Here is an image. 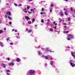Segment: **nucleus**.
I'll list each match as a JSON object with an SVG mask.
<instances>
[{
  "instance_id": "2eb2a0df",
  "label": "nucleus",
  "mask_w": 75,
  "mask_h": 75,
  "mask_svg": "<svg viewBox=\"0 0 75 75\" xmlns=\"http://www.w3.org/2000/svg\"><path fill=\"white\" fill-rule=\"evenodd\" d=\"M64 14L66 15V16H68V13L66 11H65L64 12Z\"/></svg>"
},
{
  "instance_id": "4468645a",
  "label": "nucleus",
  "mask_w": 75,
  "mask_h": 75,
  "mask_svg": "<svg viewBox=\"0 0 75 75\" xmlns=\"http://www.w3.org/2000/svg\"><path fill=\"white\" fill-rule=\"evenodd\" d=\"M71 36H72V35L71 34H69V35H68V37H69L70 38H71Z\"/></svg>"
},
{
  "instance_id": "a19ab883",
  "label": "nucleus",
  "mask_w": 75,
  "mask_h": 75,
  "mask_svg": "<svg viewBox=\"0 0 75 75\" xmlns=\"http://www.w3.org/2000/svg\"><path fill=\"white\" fill-rule=\"evenodd\" d=\"M70 39H71V38H68L67 39V40H70Z\"/></svg>"
},
{
  "instance_id": "bf43d9fd",
  "label": "nucleus",
  "mask_w": 75,
  "mask_h": 75,
  "mask_svg": "<svg viewBox=\"0 0 75 75\" xmlns=\"http://www.w3.org/2000/svg\"><path fill=\"white\" fill-rule=\"evenodd\" d=\"M64 1H68V0H63Z\"/></svg>"
},
{
  "instance_id": "b1692460",
  "label": "nucleus",
  "mask_w": 75,
  "mask_h": 75,
  "mask_svg": "<svg viewBox=\"0 0 75 75\" xmlns=\"http://www.w3.org/2000/svg\"><path fill=\"white\" fill-rule=\"evenodd\" d=\"M50 64L51 65H52L53 64V62L52 61L50 63Z\"/></svg>"
},
{
  "instance_id": "680f3d73",
  "label": "nucleus",
  "mask_w": 75,
  "mask_h": 75,
  "mask_svg": "<svg viewBox=\"0 0 75 75\" xmlns=\"http://www.w3.org/2000/svg\"><path fill=\"white\" fill-rule=\"evenodd\" d=\"M47 25H49V23H47Z\"/></svg>"
},
{
  "instance_id": "f3484780",
  "label": "nucleus",
  "mask_w": 75,
  "mask_h": 75,
  "mask_svg": "<svg viewBox=\"0 0 75 75\" xmlns=\"http://www.w3.org/2000/svg\"><path fill=\"white\" fill-rule=\"evenodd\" d=\"M59 23H61V21H62V20L61 19V18H59Z\"/></svg>"
},
{
  "instance_id": "7ed1b4c3",
  "label": "nucleus",
  "mask_w": 75,
  "mask_h": 75,
  "mask_svg": "<svg viewBox=\"0 0 75 75\" xmlns=\"http://www.w3.org/2000/svg\"><path fill=\"white\" fill-rule=\"evenodd\" d=\"M7 14H8V16H11V12L8 11V12H6Z\"/></svg>"
},
{
  "instance_id": "473e14b6",
  "label": "nucleus",
  "mask_w": 75,
  "mask_h": 75,
  "mask_svg": "<svg viewBox=\"0 0 75 75\" xmlns=\"http://www.w3.org/2000/svg\"><path fill=\"white\" fill-rule=\"evenodd\" d=\"M28 13H29V14H32V12H31V11L28 12Z\"/></svg>"
},
{
  "instance_id": "ddd939ff",
  "label": "nucleus",
  "mask_w": 75,
  "mask_h": 75,
  "mask_svg": "<svg viewBox=\"0 0 75 75\" xmlns=\"http://www.w3.org/2000/svg\"><path fill=\"white\" fill-rule=\"evenodd\" d=\"M3 33V30H0V34H2Z\"/></svg>"
},
{
  "instance_id": "f03ea898",
  "label": "nucleus",
  "mask_w": 75,
  "mask_h": 75,
  "mask_svg": "<svg viewBox=\"0 0 75 75\" xmlns=\"http://www.w3.org/2000/svg\"><path fill=\"white\" fill-rule=\"evenodd\" d=\"M70 65H71V67H74L75 66V64H72V62H70Z\"/></svg>"
},
{
  "instance_id": "c756f323",
  "label": "nucleus",
  "mask_w": 75,
  "mask_h": 75,
  "mask_svg": "<svg viewBox=\"0 0 75 75\" xmlns=\"http://www.w3.org/2000/svg\"><path fill=\"white\" fill-rule=\"evenodd\" d=\"M51 6L52 7H54V4H51Z\"/></svg>"
},
{
  "instance_id": "c85d7f7f",
  "label": "nucleus",
  "mask_w": 75,
  "mask_h": 75,
  "mask_svg": "<svg viewBox=\"0 0 75 75\" xmlns=\"http://www.w3.org/2000/svg\"><path fill=\"white\" fill-rule=\"evenodd\" d=\"M38 52L40 55H41V52H40V51H38Z\"/></svg>"
},
{
  "instance_id": "3c124183",
  "label": "nucleus",
  "mask_w": 75,
  "mask_h": 75,
  "mask_svg": "<svg viewBox=\"0 0 75 75\" xmlns=\"http://www.w3.org/2000/svg\"><path fill=\"white\" fill-rule=\"evenodd\" d=\"M28 28H26V31H28Z\"/></svg>"
},
{
  "instance_id": "aec40b11",
  "label": "nucleus",
  "mask_w": 75,
  "mask_h": 75,
  "mask_svg": "<svg viewBox=\"0 0 75 75\" xmlns=\"http://www.w3.org/2000/svg\"><path fill=\"white\" fill-rule=\"evenodd\" d=\"M28 24H31V21H28Z\"/></svg>"
},
{
  "instance_id": "4c0bfd02",
  "label": "nucleus",
  "mask_w": 75,
  "mask_h": 75,
  "mask_svg": "<svg viewBox=\"0 0 75 75\" xmlns=\"http://www.w3.org/2000/svg\"><path fill=\"white\" fill-rule=\"evenodd\" d=\"M65 33H69V31H66Z\"/></svg>"
},
{
  "instance_id": "412c9836",
  "label": "nucleus",
  "mask_w": 75,
  "mask_h": 75,
  "mask_svg": "<svg viewBox=\"0 0 75 75\" xmlns=\"http://www.w3.org/2000/svg\"><path fill=\"white\" fill-rule=\"evenodd\" d=\"M50 31H53V29L52 28H50Z\"/></svg>"
},
{
  "instance_id": "cd10ccee",
  "label": "nucleus",
  "mask_w": 75,
  "mask_h": 75,
  "mask_svg": "<svg viewBox=\"0 0 75 75\" xmlns=\"http://www.w3.org/2000/svg\"><path fill=\"white\" fill-rule=\"evenodd\" d=\"M41 22L42 23H44V19H42L41 20Z\"/></svg>"
},
{
  "instance_id": "13d9d810",
  "label": "nucleus",
  "mask_w": 75,
  "mask_h": 75,
  "mask_svg": "<svg viewBox=\"0 0 75 75\" xmlns=\"http://www.w3.org/2000/svg\"><path fill=\"white\" fill-rule=\"evenodd\" d=\"M15 30L14 29H13L12 30V31H14Z\"/></svg>"
},
{
  "instance_id": "f257e3e1",
  "label": "nucleus",
  "mask_w": 75,
  "mask_h": 75,
  "mask_svg": "<svg viewBox=\"0 0 75 75\" xmlns=\"http://www.w3.org/2000/svg\"><path fill=\"white\" fill-rule=\"evenodd\" d=\"M71 54L72 57H73L75 59V54H74V53L73 51L71 52Z\"/></svg>"
},
{
  "instance_id": "49530a36",
  "label": "nucleus",
  "mask_w": 75,
  "mask_h": 75,
  "mask_svg": "<svg viewBox=\"0 0 75 75\" xmlns=\"http://www.w3.org/2000/svg\"><path fill=\"white\" fill-rule=\"evenodd\" d=\"M42 57H43V58H44V57H45V56H44V55H42Z\"/></svg>"
},
{
  "instance_id": "423d86ee",
  "label": "nucleus",
  "mask_w": 75,
  "mask_h": 75,
  "mask_svg": "<svg viewBox=\"0 0 75 75\" xmlns=\"http://www.w3.org/2000/svg\"><path fill=\"white\" fill-rule=\"evenodd\" d=\"M16 61L18 62H20V59L19 58H18L16 59Z\"/></svg>"
},
{
  "instance_id": "ea45409f",
  "label": "nucleus",
  "mask_w": 75,
  "mask_h": 75,
  "mask_svg": "<svg viewBox=\"0 0 75 75\" xmlns=\"http://www.w3.org/2000/svg\"><path fill=\"white\" fill-rule=\"evenodd\" d=\"M52 8L50 9V13H51V12H52Z\"/></svg>"
},
{
  "instance_id": "c03bdc74",
  "label": "nucleus",
  "mask_w": 75,
  "mask_h": 75,
  "mask_svg": "<svg viewBox=\"0 0 75 75\" xmlns=\"http://www.w3.org/2000/svg\"><path fill=\"white\" fill-rule=\"evenodd\" d=\"M19 5L20 6H22V5L21 4H19Z\"/></svg>"
},
{
  "instance_id": "6e6552de",
  "label": "nucleus",
  "mask_w": 75,
  "mask_h": 75,
  "mask_svg": "<svg viewBox=\"0 0 75 75\" xmlns=\"http://www.w3.org/2000/svg\"><path fill=\"white\" fill-rule=\"evenodd\" d=\"M2 65L3 67L4 68H6V64L3 63L2 64Z\"/></svg>"
},
{
  "instance_id": "4be33fe9",
  "label": "nucleus",
  "mask_w": 75,
  "mask_h": 75,
  "mask_svg": "<svg viewBox=\"0 0 75 75\" xmlns=\"http://www.w3.org/2000/svg\"><path fill=\"white\" fill-rule=\"evenodd\" d=\"M8 18L10 20H11L12 19H11V17H10L9 16H8Z\"/></svg>"
},
{
  "instance_id": "4d7b16f0",
  "label": "nucleus",
  "mask_w": 75,
  "mask_h": 75,
  "mask_svg": "<svg viewBox=\"0 0 75 75\" xmlns=\"http://www.w3.org/2000/svg\"><path fill=\"white\" fill-rule=\"evenodd\" d=\"M49 51L50 52H52V51L51 50H49Z\"/></svg>"
},
{
  "instance_id": "6e6d98bb",
  "label": "nucleus",
  "mask_w": 75,
  "mask_h": 75,
  "mask_svg": "<svg viewBox=\"0 0 75 75\" xmlns=\"http://www.w3.org/2000/svg\"><path fill=\"white\" fill-rule=\"evenodd\" d=\"M64 28H67V26H64Z\"/></svg>"
},
{
  "instance_id": "8fccbe9b",
  "label": "nucleus",
  "mask_w": 75,
  "mask_h": 75,
  "mask_svg": "<svg viewBox=\"0 0 75 75\" xmlns=\"http://www.w3.org/2000/svg\"><path fill=\"white\" fill-rule=\"evenodd\" d=\"M15 32L16 33H17V30H15Z\"/></svg>"
},
{
  "instance_id": "7c9ffc66",
  "label": "nucleus",
  "mask_w": 75,
  "mask_h": 75,
  "mask_svg": "<svg viewBox=\"0 0 75 75\" xmlns=\"http://www.w3.org/2000/svg\"><path fill=\"white\" fill-rule=\"evenodd\" d=\"M44 10V8H42V11H43Z\"/></svg>"
},
{
  "instance_id": "f704fd0d",
  "label": "nucleus",
  "mask_w": 75,
  "mask_h": 75,
  "mask_svg": "<svg viewBox=\"0 0 75 75\" xmlns=\"http://www.w3.org/2000/svg\"><path fill=\"white\" fill-rule=\"evenodd\" d=\"M44 14V13H43V12H41V13H40V14Z\"/></svg>"
},
{
  "instance_id": "bb28decb",
  "label": "nucleus",
  "mask_w": 75,
  "mask_h": 75,
  "mask_svg": "<svg viewBox=\"0 0 75 75\" xmlns=\"http://www.w3.org/2000/svg\"><path fill=\"white\" fill-rule=\"evenodd\" d=\"M61 16H64V14H63L62 12L61 13Z\"/></svg>"
},
{
  "instance_id": "5701e85b",
  "label": "nucleus",
  "mask_w": 75,
  "mask_h": 75,
  "mask_svg": "<svg viewBox=\"0 0 75 75\" xmlns=\"http://www.w3.org/2000/svg\"><path fill=\"white\" fill-rule=\"evenodd\" d=\"M70 20H71V18H70V17H69V18L68 19V21H70Z\"/></svg>"
},
{
  "instance_id": "052dcab7",
  "label": "nucleus",
  "mask_w": 75,
  "mask_h": 75,
  "mask_svg": "<svg viewBox=\"0 0 75 75\" xmlns=\"http://www.w3.org/2000/svg\"><path fill=\"white\" fill-rule=\"evenodd\" d=\"M31 11H33V9H31Z\"/></svg>"
},
{
  "instance_id": "37998d69",
  "label": "nucleus",
  "mask_w": 75,
  "mask_h": 75,
  "mask_svg": "<svg viewBox=\"0 0 75 75\" xmlns=\"http://www.w3.org/2000/svg\"><path fill=\"white\" fill-rule=\"evenodd\" d=\"M5 18H7V15H5Z\"/></svg>"
},
{
  "instance_id": "5fc2aeb1",
  "label": "nucleus",
  "mask_w": 75,
  "mask_h": 75,
  "mask_svg": "<svg viewBox=\"0 0 75 75\" xmlns=\"http://www.w3.org/2000/svg\"><path fill=\"white\" fill-rule=\"evenodd\" d=\"M63 10L64 11H65V10H66V9H65V8H64L63 9Z\"/></svg>"
},
{
  "instance_id": "0eeeda50",
  "label": "nucleus",
  "mask_w": 75,
  "mask_h": 75,
  "mask_svg": "<svg viewBox=\"0 0 75 75\" xmlns=\"http://www.w3.org/2000/svg\"><path fill=\"white\" fill-rule=\"evenodd\" d=\"M25 18L27 20H30V18H29V17L27 16H26L25 17Z\"/></svg>"
},
{
  "instance_id": "09e8293b",
  "label": "nucleus",
  "mask_w": 75,
  "mask_h": 75,
  "mask_svg": "<svg viewBox=\"0 0 75 75\" xmlns=\"http://www.w3.org/2000/svg\"><path fill=\"white\" fill-rule=\"evenodd\" d=\"M10 40V39H9V38H8L6 39V40L8 41V40Z\"/></svg>"
},
{
  "instance_id": "a18cd8bd",
  "label": "nucleus",
  "mask_w": 75,
  "mask_h": 75,
  "mask_svg": "<svg viewBox=\"0 0 75 75\" xmlns=\"http://www.w3.org/2000/svg\"><path fill=\"white\" fill-rule=\"evenodd\" d=\"M52 59H53L52 58V57H50V60H52Z\"/></svg>"
},
{
  "instance_id": "e2e57ef3",
  "label": "nucleus",
  "mask_w": 75,
  "mask_h": 75,
  "mask_svg": "<svg viewBox=\"0 0 75 75\" xmlns=\"http://www.w3.org/2000/svg\"><path fill=\"white\" fill-rule=\"evenodd\" d=\"M54 28H55V29H56V28H57V27H56V26H55V27H54Z\"/></svg>"
},
{
  "instance_id": "9b49d317",
  "label": "nucleus",
  "mask_w": 75,
  "mask_h": 75,
  "mask_svg": "<svg viewBox=\"0 0 75 75\" xmlns=\"http://www.w3.org/2000/svg\"><path fill=\"white\" fill-rule=\"evenodd\" d=\"M45 58L46 59H48V56H45Z\"/></svg>"
},
{
  "instance_id": "a211bd4d",
  "label": "nucleus",
  "mask_w": 75,
  "mask_h": 75,
  "mask_svg": "<svg viewBox=\"0 0 75 75\" xmlns=\"http://www.w3.org/2000/svg\"><path fill=\"white\" fill-rule=\"evenodd\" d=\"M48 51H49V49H48V48H47L46 49V51H45V52H47Z\"/></svg>"
},
{
  "instance_id": "2f4dec72",
  "label": "nucleus",
  "mask_w": 75,
  "mask_h": 75,
  "mask_svg": "<svg viewBox=\"0 0 75 75\" xmlns=\"http://www.w3.org/2000/svg\"><path fill=\"white\" fill-rule=\"evenodd\" d=\"M14 4L15 6H17V4L16 3H14Z\"/></svg>"
},
{
  "instance_id": "9d476101",
  "label": "nucleus",
  "mask_w": 75,
  "mask_h": 75,
  "mask_svg": "<svg viewBox=\"0 0 75 75\" xmlns=\"http://www.w3.org/2000/svg\"><path fill=\"white\" fill-rule=\"evenodd\" d=\"M0 46L1 47H3V43L2 42H1Z\"/></svg>"
},
{
  "instance_id": "0e129e2a",
  "label": "nucleus",
  "mask_w": 75,
  "mask_h": 75,
  "mask_svg": "<svg viewBox=\"0 0 75 75\" xmlns=\"http://www.w3.org/2000/svg\"><path fill=\"white\" fill-rule=\"evenodd\" d=\"M63 24L64 25H66V23H64Z\"/></svg>"
},
{
  "instance_id": "20e7f679",
  "label": "nucleus",
  "mask_w": 75,
  "mask_h": 75,
  "mask_svg": "<svg viewBox=\"0 0 75 75\" xmlns=\"http://www.w3.org/2000/svg\"><path fill=\"white\" fill-rule=\"evenodd\" d=\"M11 65L13 66V65H14V63H9V66H11Z\"/></svg>"
},
{
  "instance_id": "338daca9",
  "label": "nucleus",
  "mask_w": 75,
  "mask_h": 75,
  "mask_svg": "<svg viewBox=\"0 0 75 75\" xmlns=\"http://www.w3.org/2000/svg\"><path fill=\"white\" fill-rule=\"evenodd\" d=\"M55 25H56V26H57V24L55 23Z\"/></svg>"
},
{
  "instance_id": "864d4df0",
  "label": "nucleus",
  "mask_w": 75,
  "mask_h": 75,
  "mask_svg": "<svg viewBox=\"0 0 75 75\" xmlns=\"http://www.w3.org/2000/svg\"><path fill=\"white\" fill-rule=\"evenodd\" d=\"M4 30H6V28H4Z\"/></svg>"
},
{
  "instance_id": "72a5a7b5",
  "label": "nucleus",
  "mask_w": 75,
  "mask_h": 75,
  "mask_svg": "<svg viewBox=\"0 0 75 75\" xmlns=\"http://www.w3.org/2000/svg\"><path fill=\"white\" fill-rule=\"evenodd\" d=\"M7 60H8V61H10V60L9 58H7Z\"/></svg>"
},
{
  "instance_id": "6ab92c4d",
  "label": "nucleus",
  "mask_w": 75,
  "mask_h": 75,
  "mask_svg": "<svg viewBox=\"0 0 75 75\" xmlns=\"http://www.w3.org/2000/svg\"><path fill=\"white\" fill-rule=\"evenodd\" d=\"M35 18L33 19H32V22H33V23H34V21H35Z\"/></svg>"
},
{
  "instance_id": "dca6fc26",
  "label": "nucleus",
  "mask_w": 75,
  "mask_h": 75,
  "mask_svg": "<svg viewBox=\"0 0 75 75\" xmlns=\"http://www.w3.org/2000/svg\"><path fill=\"white\" fill-rule=\"evenodd\" d=\"M32 30H31L30 29V30H29L28 31V33H30V32H32Z\"/></svg>"
},
{
  "instance_id": "393cba45",
  "label": "nucleus",
  "mask_w": 75,
  "mask_h": 75,
  "mask_svg": "<svg viewBox=\"0 0 75 75\" xmlns=\"http://www.w3.org/2000/svg\"><path fill=\"white\" fill-rule=\"evenodd\" d=\"M6 71L7 72H10V70H6Z\"/></svg>"
},
{
  "instance_id": "79ce46f5",
  "label": "nucleus",
  "mask_w": 75,
  "mask_h": 75,
  "mask_svg": "<svg viewBox=\"0 0 75 75\" xmlns=\"http://www.w3.org/2000/svg\"><path fill=\"white\" fill-rule=\"evenodd\" d=\"M10 44H11V45H13V43L11 42Z\"/></svg>"
},
{
  "instance_id": "1a4fd4ad",
  "label": "nucleus",
  "mask_w": 75,
  "mask_h": 75,
  "mask_svg": "<svg viewBox=\"0 0 75 75\" xmlns=\"http://www.w3.org/2000/svg\"><path fill=\"white\" fill-rule=\"evenodd\" d=\"M75 9H73V8H71L70 9V11L72 12H73L74 11H75Z\"/></svg>"
},
{
  "instance_id": "e433bc0d",
  "label": "nucleus",
  "mask_w": 75,
  "mask_h": 75,
  "mask_svg": "<svg viewBox=\"0 0 75 75\" xmlns=\"http://www.w3.org/2000/svg\"><path fill=\"white\" fill-rule=\"evenodd\" d=\"M11 24H12V23H11V22H10L9 23V24L10 25H11Z\"/></svg>"
},
{
  "instance_id": "69168bd1",
  "label": "nucleus",
  "mask_w": 75,
  "mask_h": 75,
  "mask_svg": "<svg viewBox=\"0 0 75 75\" xmlns=\"http://www.w3.org/2000/svg\"><path fill=\"white\" fill-rule=\"evenodd\" d=\"M67 48H70V47H69V46H68Z\"/></svg>"
},
{
  "instance_id": "58836bf2",
  "label": "nucleus",
  "mask_w": 75,
  "mask_h": 75,
  "mask_svg": "<svg viewBox=\"0 0 75 75\" xmlns=\"http://www.w3.org/2000/svg\"><path fill=\"white\" fill-rule=\"evenodd\" d=\"M45 67H47V63H45Z\"/></svg>"
},
{
  "instance_id": "c9c22d12",
  "label": "nucleus",
  "mask_w": 75,
  "mask_h": 75,
  "mask_svg": "<svg viewBox=\"0 0 75 75\" xmlns=\"http://www.w3.org/2000/svg\"><path fill=\"white\" fill-rule=\"evenodd\" d=\"M47 21L48 22H50V19H47Z\"/></svg>"
},
{
  "instance_id": "f8f14e48",
  "label": "nucleus",
  "mask_w": 75,
  "mask_h": 75,
  "mask_svg": "<svg viewBox=\"0 0 75 75\" xmlns=\"http://www.w3.org/2000/svg\"><path fill=\"white\" fill-rule=\"evenodd\" d=\"M26 9H25L24 10H23V11L25 12V13H27V11H26Z\"/></svg>"
},
{
  "instance_id": "a878e982",
  "label": "nucleus",
  "mask_w": 75,
  "mask_h": 75,
  "mask_svg": "<svg viewBox=\"0 0 75 75\" xmlns=\"http://www.w3.org/2000/svg\"><path fill=\"white\" fill-rule=\"evenodd\" d=\"M71 38V39H74V36L72 35Z\"/></svg>"
},
{
  "instance_id": "774afa93",
  "label": "nucleus",
  "mask_w": 75,
  "mask_h": 75,
  "mask_svg": "<svg viewBox=\"0 0 75 75\" xmlns=\"http://www.w3.org/2000/svg\"><path fill=\"white\" fill-rule=\"evenodd\" d=\"M53 24H55V22H53Z\"/></svg>"
},
{
  "instance_id": "39448f33",
  "label": "nucleus",
  "mask_w": 75,
  "mask_h": 75,
  "mask_svg": "<svg viewBox=\"0 0 75 75\" xmlns=\"http://www.w3.org/2000/svg\"><path fill=\"white\" fill-rule=\"evenodd\" d=\"M30 71L29 72V73H30V74H34V73L35 72V71L33 70H30Z\"/></svg>"
},
{
  "instance_id": "de8ad7c7",
  "label": "nucleus",
  "mask_w": 75,
  "mask_h": 75,
  "mask_svg": "<svg viewBox=\"0 0 75 75\" xmlns=\"http://www.w3.org/2000/svg\"><path fill=\"white\" fill-rule=\"evenodd\" d=\"M27 8L28 9H30V7H28V6H27Z\"/></svg>"
},
{
  "instance_id": "603ef678",
  "label": "nucleus",
  "mask_w": 75,
  "mask_h": 75,
  "mask_svg": "<svg viewBox=\"0 0 75 75\" xmlns=\"http://www.w3.org/2000/svg\"><path fill=\"white\" fill-rule=\"evenodd\" d=\"M7 75H10V74H9V73H7Z\"/></svg>"
}]
</instances>
